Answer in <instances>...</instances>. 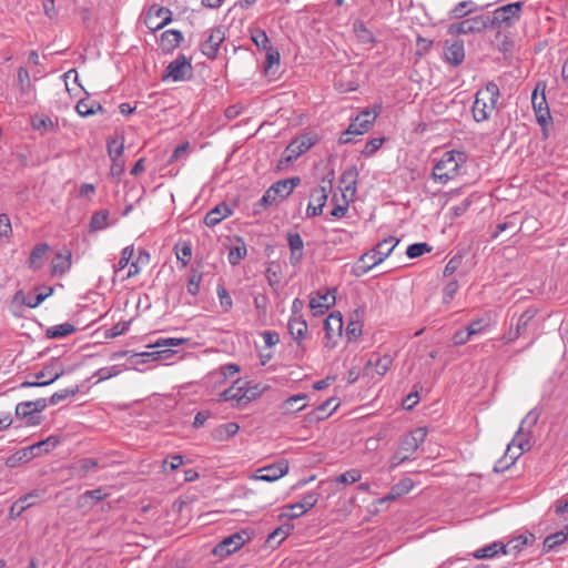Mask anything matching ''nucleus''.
Here are the masks:
<instances>
[{"label": "nucleus", "instance_id": "nucleus-45", "mask_svg": "<svg viewBox=\"0 0 568 568\" xmlns=\"http://www.w3.org/2000/svg\"><path fill=\"white\" fill-rule=\"evenodd\" d=\"M240 372V366L236 364H226L220 367L219 371L211 373V376L216 379V382H224L227 377L234 376Z\"/></svg>", "mask_w": 568, "mask_h": 568}, {"label": "nucleus", "instance_id": "nucleus-37", "mask_svg": "<svg viewBox=\"0 0 568 568\" xmlns=\"http://www.w3.org/2000/svg\"><path fill=\"white\" fill-rule=\"evenodd\" d=\"M133 255L134 248L132 245L126 246L122 250L120 260L118 261V263L113 265L114 277L120 276L124 268L129 266V264L133 260Z\"/></svg>", "mask_w": 568, "mask_h": 568}, {"label": "nucleus", "instance_id": "nucleus-35", "mask_svg": "<svg viewBox=\"0 0 568 568\" xmlns=\"http://www.w3.org/2000/svg\"><path fill=\"white\" fill-rule=\"evenodd\" d=\"M536 315L537 310L535 307H529L516 318L514 326L516 329H519L521 336L527 332L528 327L531 326Z\"/></svg>", "mask_w": 568, "mask_h": 568}, {"label": "nucleus", "instance_id": "nucleus-53", "mask_svg": "<svg viewBox=\"0 0 568 568\" xmlns=\"http://www.w3.org/2000/svg\"><path fill=\"white\" fill-rule=\"evenodd\" d=\"M246 255V247L244 244L240 246L232 247L229 252V262L231 265H237L241 260H243Z\"/></svg>", "mask_w": 568, "mask_h": 568}, {"label": "nucleus", "instance_id": "nucleus-29", "mask_svg": "<svg viewBox=\"0 0 568 568\" xmlns=\"http://www.w3.org/2000/svg\"><path fill=\"white\" fill-rule=\"evenodd\" d=\"M49 248L47 243L37 244L30 253L28 266L33 271L39 270L43 265V258L49 252Z\"/></svg>", "mask_w": 568, "mask_h": 568}, {"label": "nucleus", "instance_id": "nucleus-64", "mask_svg": "<svg viewBox=\"0 0 568 568\" xmlns=\"http://www.w3.org/2000/svg\"><path fill=\"white\" fill-rule=\"evenodd\" d=\"M338 405H339V402L337 400V398L332 397V398H328L327 400H325L323 404H321L317 407V410L321 413H324V414H326V416H328L338 407Z\"/></svg>", "mask_w": 568, "mask_h": 568}, {"label": "nucleus", "instance_id": "nucleus-21", "mask_svg": "<svg viewBox=\"0 0 568 568\" xmlns=\"http://www.w3.org/2000/svg\"><path fill=\"white\" fill-rule=\"evenodd\" d=\"M43 494H44V490L34 489V490L21 496L18 500H16L11 505V507L9 509V517L11 519H17L18 517H20L23 511H26L31 506L36 505V501L26 504V499L40 498L41 496H43Z\"/></svg>", "mask_w": 568, "mask_h": 568}, {"label": "nucleus", "instance_id": "nucleus-18", "mask_svg": "<svg viewBox=\"0 0 568 568\" xmlns=\"http://www.w3.org/2000/svg\"><path fill=\"white\" fill-rule=\"evenodd\" d=\"M320 494L317 491H310L305 494L301 501L291 504L287 506L288 509H298V513L282 514L280 518L296 519L304 515L306 511L312 509L318 501Z\"/></svg>", "mask_w": 568, "mask_h": 568}, {"label": "nucleus", "instance_id": "nucleus-11", "mask_svg": "<svg viewBox=\"0 0 568 568\" xmlns=\"http://www.w3.org/2000/svg\"><path fill=\"white\" fill-rule=\"evenodd\" d=\"M489 18L485 16H476L463 20L457 23H453L449 26L450 34H470V33H479L487 28Z\"/></svg>", "mask_w": 568, "mask_h": 568}, {"label": "nucleus", "instance_id": "nucleus-51", "mask_svg": "<svg viewBox=\"0 0 568 568\" xmlns=\"http://www.w3.org/2000/svg\"><path fill=\"white\" fill-rule=\"evenodd\" d=\"M430 251L432 246L427 243H414L407 247L406 254L409 258H416Z\"/></svg>", "mask_w": 568, "mask_h": 568}, {"label": "nucleus", "instance_id": "nucleus-7", "mask_svg": "<svg viewBox=\"0 0 568 568\" xmlns=\"http://www.w3.org/2000/svg\"><path fill=\"white\" fill-rule=\"evenodd\" d=\"M59 444V439L50 436L44 440L29 445L19 449L12 457L11 462H30L33 458L41 457L42 453H49Z\"/></svg>", "mask_w": 568, "mask_h": 568}, {"label": "nucleus", "instance_id": "nucleus-10", "mask_svg": "<svg viewBox=\"0 0 568 568\" xmlns=\"http://www.w3.org/2000/svg\"><path fill=\"white\" fill-rule=\"evenodd\" d=\"M171 20L172 12L156 4L151 6L144 16V24L153 32L164 28Z\"/></svg>", "mask_w": 568, "mask_h": 568}, {"label": "nucleus", "instance_id": "nucleus-50", "mask_svg": "<svg viewBox=\"0 0 568 568\" xmlns=\"http://www.w3.org/2000/svg\"><path fill=\"white\" fill-rule=\"evenodd\" d=\"M201 280L202 271L199 270V266L196 268L193 267L187 280V291L191 295H196L199 293Z\"/></svg>", "mask_w": 568, "mask_h": 568}, {"label": "nucleus", "instance_id": "nucleus-19", "mask_svg": "<svg viewBox=\"0 0 568 568\" xmlns=\"http://www.w3.org/2000/svg\"><path fill=\"white\" fill-rule=\"evenodd\" d=\"M288 471V464H267L258 468L254 475L255 479L275 481Z\"/></svg>", "mask_w": 568, "mask_h": 568}, {"label": "nucleus", "instance_id": "nucleus-32", "mask_svg": "<svg viewBox=\"0 0 568 568\" xmlns=\"http://www.w3.org/2000/svg\"><path fill=\"white\" fill-rule=\"evenodd\" d=\"M394 358L389 354H384L383 356H377L376 358H369L367 362V366H372L375 368V372L379 376H384L393 366Z\"/></svg>", "mask_w": 568, "mask_h": 568}, {"label": "nucleus", "instance_id": "nucleus-52", "mask_svg": "<svg viewBox=\"0 0 568 568\" xmlns=\"http://www.w3.org/2000/svg\"><path fill=\"white\" fill-rule=\"evenodd\" d=\"M53 293L52 287L47 288V294H36V295H29L24 301V305H27L30 308L38 307L47 297H49Z\"/></svg>", "mask_w": 568, "mask_h": 568}, {"label": "nucleus", "instance_id": "nucleus-22", "mask_svg": "<svg viewBox=\"0 0 568 568\" xmlns=\"http://www.w3.org/2000/svg\"><path fill=\"white\" fill-rule=\"evenodd\" d=\"M110 496V491L105 487H99L93 490H87L78 497V506L80 508H91L95 504L104 500Z\"/></svg>", "mask_w": 568, "mask_h": 568}, {"label": "nucleus", "instance_id": "nucleus-41", "mask_svg": "<svg viewBox=\"0 0 568 568\" xmlns=\"http://www.w3.org/2000/svg\"><path fill=\"white\" fill-rule=\"evenodd\" d=\"M109 211L101 210L91 216L90 229L91 231H101L109 226Z\"/></svg>", "mask_w": 568, "mask_h": 568}, {"label": "nucleus", "instance_id": "nucleus-13", "mask_svg": "<svg viewBox=\"0 0 568 568\" xmlns=\"http://www.w3.org/2000/svg\"><path fill=\"white\" fill-rule=\"evenodd\" d=\"M248 540L250 535L246 531L235 532L220 541L213 552L221 557L229 556L239 550Z\"/></svg>", "mask_w": 568, "mask_h": 568}, {"label": "nucleus", "instance_id": "nucleus-17", "mask_svg": "<svg viewBox=\"0 0 568 568\" xmlns=\"http://www.w3.org/2000/svg\"><path fill=\"white\" fill-rule=\"evenodd\" d=\"M288 332L293 339L297 344V357H303L305 348L303 346V339L307 334V323L302 316H291L287 324Z\"/></svg>", "mask_w": 568, "mask_h": 568}, {"label": "nucleus", "instance_id": "nucleus-56", "mask_svg": "<svg viewBox=\"0 0 568 568\" xmlns=\"http://www.w3.org/2000/svg\"><path fill=\"white\" fill-rule=\"evenodd\" d=\"M532 105L535 109L537 121L544 125L548 119H550V113L547 108H539L537 109V92L535 91L532 93Z\"/></svg>", "mask_w": 568, "mask_h": 568}, {"label": "nucleus", "instance_id": "nucleus-55", "mask_svg": "<svg viewBox=\"0 0 568 568\" xmlns=\"http://www.w3.org/2000/svg\"><path fill=\"white\" fill-rule=\"evenodd\" d=\"M18 84L22 93L27 92L31 87L29 71L23 67L18 69Z\"/></svg>", "mask_w": 568, "mask_h": 568}, {"label": "nucleus", "instance_id": "nucleus-3", "mask_svg": "<svg viewBox=\"0 0 568 568\" xmlns=\"http://www.w3.org/2000/svg\"><path fill=\"white\" fill-rule=\"evenodd\" d=\"M465 163L466 154L464 152L447 151L434 165L432 178L435 182L446 184L460 174V170Z\"/></svg>", "mask_w": 568, "mask_h": 568}, {"label": "nucleus", "instance_id": "nucleus-34", "mask_svg": "<svg viewBox=\"0 0 568 568\" xmlns=\"http://www.w3.org/2000/svg\"><path fill=\"white\" fill-rule=\"evenodd\" d=\"M314 136L311 135H302L295 140H293L287 145V151H293L295 154L302 155L306 151H308L315 144Z\"/></svg>", "mask_w": 568, "mask_h": 568}, {"label": "nucleus", "instance_id": "nucleus-46", "mask_svg": "<svg viewBox=\"0 0 568 568\" xmlns=\"http://www.w3.org/2000/svg\"><path fill=\"white\" fill-rule=\"evenodd\" d=\"M79 392H80L79 385H74L73 387L64 388V389L53 393L51 395V397L49 398V400H47V402L50 405H57V404L61 403L62 400H65L69 397L77 395Z\"/></svg>", "mask_w": 568, "mask_h": 568}, {"label": "nucleus", "instance_id": "nucleus-59", "mask_svg": "<svg viewBox=\"0 0 568 568\" xmlns=\"http://www.w3.org/2000/svg\"><path fill=\"white\" fill-rule=\"evenodd\" d=\"M266 61H265V70L270 71L273 65L280 64V53L273 47L267 48L266 50Z\"/></svg>", "mask_w": 568, "mask_h": 568}, {"label": "nucleus", "instance_id": "nucleus-4", "mask_svg": "<svg viewBox=\"0 0 568 568\" xmlns=\"http://www.w3.org/2000/svg\"><path fill=\"white\" fill-rule=\"evenodd\" d=\"M499 88L495 82H488L475 95L471 112L476 122H484L495 111L499 99Z\"/></svg>", "mask_w": 568, "mask_h": 568}, {"label": "nucleus", "instance_id": "nucleus-5", "mask_svg": "<svg viewBox=\"0 0 568 568\" xmlns=\"http://www.w3.org/2000/svg\"><path fill=\"white\" fill-rule=\"evenodd\" d=\"M178 346V338H160L154 344L149 346V351L143 352L140 356L143 357L144 362H161L165 365L171 364V361L176 351L174 347Z\"/></svg>", "mask_w": 568, "mask_h": 568}, {"label": "nucleus", "instance_id": "nucleus-25", "mask_svg": "<svg viewBox=\"0 0 568 568\" xmlns=\"http://www.w3.org/2000/svg\"><path fill=\"white\" fill-rule=\"evenodd\" d=\"M326 338L329 342L333 337H341L343 329V320L341 313H332L324 321Z\"/></svg>", "mask_w": 568, "mask_h": 568}, {"label": "nucleus", "instance_id": "nucleus-26", "mask_svg": "<svg viewBox=\"0 0 568 568\" xmlns=\"http://www.w3.org/2000/svg\"><path fill=\"white\" fill-rule=\"evenodd\" d=\"M498 554L508 555V549H506L503 541H494L474 551L473 556L476 559H490L496 557Z\"/></svg>", "mask_w": 568, "mask_h": 568}, {"label": "nucleus", "instance_id": "nucleus-8", "mask_svg": "<svg viewBox=\"0 0 568 568\" xmlns=\"http://www.w3.org/2000/svg\"><path fill=\"white\" fill-rule=\"evenodd\" d=\"M47 406L48 402L45 398L21 402L16 406V416L19 419L27 420L28 425H37L40 423L38 414L43 412Z\"/></svg>", "mask_w": 568, "mask_h": 568}, {"label": "nucleus", "instance_id": "nucleus-60", "mask_svg": "<svg viewBox=\"0 0 568 568\" xmlns=\"http://www.w3.org/2000/svg\"><path fill=\"white\" fill-rule=\"evenodd\" d=\"M474 3L471 1H462L453 10L454 18H462L473 10Z\"/></svg>", "mask_w": 568, "mask_h": 568}, {"label": "nucleus", "instance_id": "nucleus-57", "mask_svg": "<svg viewBox=\"0 0 568 568\" xmlns=\"http://www.w3.org/2000/svg\"><path fill=\"white\" fill-rule=\"evenodd\" d=\"M459 288V285H458V282L456 280H452L449 281L446 286L444 287V291H443V301L444 303H449L455 294L457 293Z\"/></svg>", "mask_w": 568, "mask_h": 568}, {"label": "nucleus", "instance_id": "nucleus-24", "mask_svg": "<svg viewBox=\"0 0 568 568\" xmlns=\"http://www.w3.org/2000/svg\"><path fill=\"white\" fill-rule=\"evenodd\" d=\"M231 214H232L231 207L226 203L222 202L206 213V215L204 217V223L206 226L213 227V226L220 224L223 220L229 217Z\"/></svg>", "mask_w": 568, "mask_h": 568}, {"label": "nucleus", "instance_id": "nucleus-39", "mask_svg": "<svg viewBox=\"0 0 568 568\" xmlns=\"http://www.w3.org/2000/svg\"><path fill=\"white\" fill-rule=\"evenodd\" d=\"M149 261V254L144 251H139V256L135 260H132V262L128 266V272L121 276V280H128L131 278L140 273V263H148Z\"/></svg>", "mask_w": 568, "mask_h": 568}, {"label": "nucleus", "instance_id": "nucleus-49", "mask_svg": "<svg viewBox=\"0 0 568 568\" xmlns=\"http://www.w3.org/2000/svg\"><path fill=\"white\" fill-rule=\"evenodd\" d=\"M359 479H361L359 470L351 469V470H347V471L336 476L333 479V481L336 483L337 485L346 486L349 484H354V483L358 481Z\"/></svg>", "mask_w": 568, "mask_h": 568}, {"label": "nucleus", "instance_id": "nucleus-43", "mask_svg": "<svg viewBox=\"0 0 568 568\" xmlns=\"http://www.w3.org/2000/svg\"><path fill=\"white\" fill-rule=\"evenodd\" d=\"M71 266V253L69 252L67 255H62L58 253L52 262V272L53 273H65Z\"/></svg>", "mask_w": 568, "mask_h": 568}, {"label": "nucleus", "instance_id": "nucleus-33", "mask_svg": "<svg viewBox=\"0 0 568 568\" xmlns=\"http://www.w3.org/2000/svg\"><path fill=\"white\" fill-rule=\"evenodd\" d=\"M159 47L163 53H172L175 48H178V30L171 29L164 31L161 36Z\"/></svg>", "mask_w": 568, "mask_h": 568}, {"label": "nucleus", "instance_id": "nucleus-31", "mask_svg": "<svg viewBox=\"0 0 568 568\" xmlns=\"http://www.w3.org/2000/svg\"><path fill=\"white\" fill-rule=\"evenodd\" d=\"M568 539V524L565 526V528L560 531H556L555 534H551L547 536L544 540V551L549 552L557 548L558 546L562 545Z\"/></svg>", "mask_w": 568, "mask_h": 568}, {"label": "nucleus", "instance_id": "nucleus-14", "mask_svg": "<svg viewBox=\"0 0 568 568\" xmlns=\"http://www.w3.org/2000/svg\"><path fill=\"white\" fill-rule=\"evenodd\" d=\"M62 374V371H55L52 364H48L41 371L34 373V381H24L19 385V388L48 386L60 378Z\"/></svg>", "mask_w": 568, "mask_h": 568}, {"label": "nucleus", "instance_id": "nucleus-9", "mask_svg": "<svg viewBox=\"0 0 568 568\" xmlns=\"http://www.w3.org/2000/svg\"><path fill=\"white\" fill-rule=\"evenodd\" d=\"M332 190V180L322 181V184L316 186L311 193V201L306 209V216L314 217L321 215L323 207L326 204L328 193Z\"/></svg>", "mask_w": 568, "mask_h": 568}, {"label": "nucleus", "instance_id": "nucleus-27", "mask_svg": "<svg viewBox=\"0 0 568 568\" xmlns=\"http://www.w3.org/2000/svg\"><path fill=\"white\" fill-rule=\"evenodd\" d=\"M376 119V113L364 111L349 124V128L354 131L355 135H361L368 131L371 125Z\"/></svg>", "mask_w": 568, "mask_h": 568}, {"label": "nucleus", "instance_id": "nucleus-30", "mask_svg": "<svg viewBox=\"0 0 568 568\" xmlns=\"http://www.w3.org/2000/svg\"><path fill=\"white\" fill-rule=\"evenodd\" d=\"M535 539L536 538L531 532H526L513 538L507 544H504V546L508 549V554L518 552L523 550L524 547L532 545Z\"/></svg>", "mask_w": 568, "mask_h": 568}, {"label": "nucleus", "instance_id": "nucleus-12", "mask_svg": "<svg viewBox=\"0 0 568 568\" xmlns=\"http://www.w3.org/2000/svg\"><path fill=\"white\" fill-rule=\"evenodd\" d=\"M244 382L237 379L233 383L232 386L226 388L220 395V400L224 402H233L236 407H244L252 400H254V395H247V392H243Z\"/></svg>", "mask_w": 568, "mask_h": 568}, {"label": "nucleus", "instance_id": "nucleus-16", "mask_svg": "<svg viewBox=\"0 0 568 568\" xmlns=\"http://www.w3.org/2000/svg\"><path fill=\"white\" fill-rule=\"evenodd\" d=\"M224 40L225 33L221 27L211 29L205 40L201 43L202 53L211 60L215 59Z\"/></svg>", "mask_w": 568, "mask_h": 568}, {"label": "nucleus", "instance_id": "nucleus-23", "mask_svg": "<svg viewBox=\"0 0 568 568\" xmlns=\"http://www.w3.org/2000/svg\"><path fill=\"white\" fill-rule=\"evenodd\" d=\"M301 179L298 176L280 180L275 182L271 187V192L278 200L286 199L294 189L300 184Z\"/></svg>", "mask_w": 568, "mask_h": 568}, {"label": "nucleus", "instance_id": "nucleus-15", "mask_svg": "<svg viewBox=\"0 0 568 568\" xmlns=\"http://www.w3.org/2000/svg\"><path fill=\"white\" fill-rule=\"evenodd\" d=\"M427 436V428L426 427H418L410 432L408 435H406L399 446V450L404 452L399 457V462H405L409 458V453H414L420 444H423Z\"/></svg>", "mask_w": 568, "mask_h": 568}, {"label": "nucleus", "instance_id": "nucleus-61", "mask_svg": "<svg viewBox=\"0 0 568 568\" xmlns=\"http://www.w3.org/2000/svg\"><path fill=\"white\" fill-rule=\"evenodd\" d=\"M287 244L290 246V251H303L304 242L298 233H288L287 234Z\"/></svg>", "mask_w": 568, "mask_h": 568}, {"label": "nucleus", "instance_id": "nucleus-1", "mask_svg": "<svg viewBox=\"0 0 568 568\" xmlns=\"http://www.w3.org/2000/svg\"><path fill=\"white\" fill-rule=\"evenodd\" d=\"M398 240L389 236L378 242L374 248L359 256L357 262L353 265L351 273L361 277L368 273L373 267L381 264L386 257L390 255L398 244Z\"/></svg>", "mask_w": 568, "mask_h": 568}, {"label": "nucleus", "instance_id": "nucleus-47", "mask_svg": "<svg viewBox=\"0 0 568 568\" xmlns=\"http://www.w3.org/2000/svg\"><path fill=\"white\" fill-rule=\"evenodd\" d=\"M357 175H358V172H357L356 168H351L343 172V174L341 176V183L345 185L346 192H351L352 194L355 193Z\"/></svg>", "mask_w": 568, "mask_h": 568}, {"label": "nucleus", "instance_id": "nucleus-38", "mask_svg": "<svg viewBox=\"0 0 568 568\" xmlns=\"http://www.w3.org/2000/svg\"><path fill=\"white\" fill-rule=\"evenodd\" d=\"M75 332V327L70 323H62L51 326L47 329L45 336L48 338H61Z\"/></svg>", "mask_w": 568, "mask_h": 568}, {"label": "nucleus", "instance_id": "nucleus-6", "mask_svg": "<svg viewBox=\"0 0 568 568\" xmlns=\"http://www.w3.org/2000/svg\"><path fill=\"white\" fill-rule=\"evenodd\" d=\"M524 2H513L501 6L493 11L491 26L507 29L515 26L521 17Z\"/></svg>", "mask_w": 568, "mask_h": 568}, {"label": "nucleus", "instance_id": "nucleus-44", "mask_svg": "<svg viewBox=\"0 0 568 568\" xmlns=\"http://www.w3.org/2000/svg\"><path fill=\"white\" fill-rule=\"evenodd\" d=\"M331 306V302L327 294L317 293L316 296L311 297L310 307L315 311L314 315L318 313L323 314L324 310Z\"/></svg>", "mask_w": 568, "mask_h": 568}, {"label": "nucleus", "instance_id": "nucleus-63", "mask_svg": "<svg viewBox=\"0 0 568 568\" xmlns=\"http://www.w3.org/2000/svg\"><path fill=\"white\" fill-rule=\"evenodd\" d=\"M12 234V227L10 219L7 214H0V237H10Z\"/></svg>", "mask_w": 568, "mask_h": 568}, {"label": "nucleus", "instance_id": "nucleus-48", "mask_svg": "<svg viewBox=\"0 0 568 568\" xmlns=\"http://www.w3.org/2000/svg\"><path fill=\"white\" fill-rule=\"evenodd\" d=\"M106 146H108V154L111 159L112 158H122V154L124 151L123 138L109 139Z\"/></svg>", "mask_w": 568, "mask_h": 568}, {"label": "nucleus", "instance_id": "nucleus-20", "mask_svg": "<svg viewBox=\"0 0 568 568\" xmlns=\"http://www.w3.org/2000/svg\"><path fill=\"white\" fill-rule=\"evenodd\" d=\"M445 59L452 65H459L465 59L464 42L460 40H447L444 50Z\"/></svg>", "mask_w": 568, "mask_h": 568}, {"label": "nucleus", "instance_id": "nucleus-58", "mask_svg": "<svg viewBox=\"0 0 568 568\" xmlns=\"http://www.w3.org/2000/svg\"><path fill=\"white\" fill-rule=\"evenodd\" d=\"M193 75L191 63L184 55H180V81L190 80Z\"/></svg>", "mask_w": 568, "mask_h": 568}, {"label": "nucleus", "instance_id": "nucleus-42", "mask_svg": "<svg viewBox=\"0 0 568 568\" xmlns=\"http://www.w3.org/2000/svg\"><path fill=\"white\" fill-rule=\"evenodd\" d=\"M294 526L292 524H283L282 526L274 529L267 537L268 542L275 541L276 545H280L290 534L293 531Z\"/></svg>", "mask_w": 568, "mask_h": 568}, {"label": "nucleus", "instance_id": "nucleus-62", "mask_svg": "<svg viewBox=\"0 0 568 568\" xmlns=\"http://www.w3.org/2000/svg\"><path fill=\"white\" fill-rule=\"evenodd\" d=\"M383 142H384V139H377L376 138V139L369 140L365 144L364 149L362 150V154L364 156L373 155L382 146Z\"/></svg>", "mask_w": 568, "mask_h": 568}, {"label": "nucleus", "instance_id": "nucleus-36", "mask_svg": "<svg viewBox=\"0 0 568 568\" xmlns=\"http://www.w3.org/2000/svg\"><path fill=\"white\" fill-rule=\"evenodd\" d=\"M306 397L307 396L304 395V394L293 395V396L288 397L282 404L283 413L284 414H290V413L302 410L306 406V404L304 403Z\"/></svg>", "mask_w": 568, "mask_h": 568}, {"label": "nucleus", "instance_id": "nucleus-2", "mask_svg": "<svg viewBox=\"0 0 568 568\" xmlns=\"http://www.w3.org/2000/svg\"><path fill=\"white\" fill-rule=\"evenodd\" d=\"M539 415L530 410L521 420L520 426L513 440L507 445L505 457L516 462L520 456L532 447L531 428L536 425Z\"/></svg>", "mask_w": 568, "mask_h": 568}, {"label": "nucleus", "instance_id": "nucleus-54", "mask_svg": "<svg viewBox=\"0 0 568 568\" xmlns=\"http://www.w3.org/2000/svg\"><path fill=\"white\" fill-rule=\"evenodd\" d=\"M414 486V483L410 478H404L399 480L396 485H394L390 489L398 496L402 497L408 494Z\"/></svg>", "mask_w": 568, "mask_h": 568}, {"label": "nucleus", "instance_id": "nucleus-40", "mask_svg": "<svg viewBox=\"0 0 568 568\" xmlns=\"http://www.w3.org/2000/svg\"><path fill=\"white\" fill-rule=\"evenodd\" d=\"M239 429L240 427L236 423H227L216 427L214 429L213 436L217 440H225L234 436Z\"/></svg>", "mask_w": 568, "mask_h": 568}, {"label": "nucleus", "instance_id": "nucleus-28", "mask_svg": "<svg viewBox=\"0 0 568 568\" xmlns=\"http://www.w3.org/2000/svg\"><path fill=\"white\" fill-rule=\"evenodd\" d=\"M75 111L80 116L87 118L97 113H103L104 109L100 102L84 98L78 101Z\"/></svg>", "mask_w": 568, "mask_h": 568}]
</instances>
